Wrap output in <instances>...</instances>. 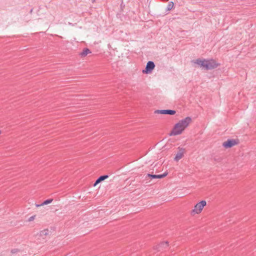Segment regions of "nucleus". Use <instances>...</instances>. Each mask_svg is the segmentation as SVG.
Wrapping results in <instances>:
<instances>
[{"instance_id": "f257e3e1", "label": "nucleus", "mask_w": 256, "mask_h": 256, "mask_svg": "<svg viewBox=\"0 0 256 256\" xmlns=\"http://www.w3.org/2000/svg\"><path fill=\"white\" fill-rule=\"evenodd\" d=\"M206 200H202L198 203L196 204L194 208L191 211L190 214L192 215H194V214H198L201 212L202 210L204 207L206 206Z\"/></svg>"}, {"instance_id": "20e7f679", "label": "nucleus", "mask_w": 256, "mask_h": 256, "mask_svg": "<svg viewBox=\"0 0 256 256\" xmlns=\"http://www.w3.org/2000/svg\"><path fill=\"white\" fill-rule=\"evenodd\" d=\"M192 122V118L190 116H187L185 118L180 120L178 123L180 124L181 126H182V128L185 130V128L188 126Z\"/></svg>"}, {"instance_id": "aec40b11", "label": "nucleus", "mask_w": 256, "mask_h": 256, "mask_svg": "<svg viewBox=\"0 0 256 256\" xmlns=\"http://www.w3.org/2000/svg\"><path fill=\"white\" fill-rule=\"evenodd\" d=\"M32 10H30V13H32Z\"/></svg>"}, {"instance_id": "0eeeda50", "label": "nucleus", "mask_w": 256, "mask_h": 256, "mask_svg": "<svg viewBox=\"0 0 256 256\" xmlns=\"http://www.w3.org/2000/svg\"><path fill=\"white\" fill-rule=\"evenodd\" d=\"M178 152L176 155L175 158H174V160L176 162H178L180 160L183 156L185 152V149L179 147Z\"/></svg>"}, {"instance_id": "f03ea898", "label": "nucleus", "mask_w": 256, "mask_h": 256, "mask_svg": "<svg viewBox=\"0 0 256 256\" xmlns=\"http://www.w3.org/2000/svg\"><path fill=\"white\" fill-rule=\"evenodd\" d=\"M218 64L216 62V61L212 59L209 60H204V68L207 70H212L216 68Z\"/></svg>"}, {"instance_id": "f3484780", "label": "nucleus", "mask_w": 256, "mask_h": 256, "mask_svg": "<svg viewBox=\"0 0 256 256\" xmlns=\"http://www.w3.org/2000/svg\"><path fill=\"white\" fill-rule=\"evenodd\" d=\"M35 217H36L35 216H30V218H28V221L31 222V221L34 220L35 218Z\"/></svg>"}, {"instance_id": "6ab92c4d", "label": "nucleus", "mask_w": 256, "mask_h": 256, "mask_svg": "<svg viewBox=\"0 0 256 256\" xmlns=\"http://www.w3.org/2000/svg\"><path fill=\"white\" fill-rule=\"evenodd\" d=\"M214 160H217V161H220L221 160V158H214Z\"/></svg>"}, {"instance_id": "4468645a", "label": "nucleus", "mask_w": 256, "mask_h": 256, "mask_svg": "<svg viewBox=\"0 0 256 256\" xmlns=\"http://www.w3.org/2000/svg\"><path fill=\"white\" fill-rule=\"evenodd\" d=\"M195 64H196L198 65H200L201 66L204 67V60H201L200 59H197L196 60V61L194 62Z\"/></svg>"}, {"instance_id": "423d86ee", "label": "nucleus", "mask_w": 256, "mask_h": 256, "mask_svg": "<svg viewBox=\"0 0 256 256\" xmlns=\"http://www.w3.org/2000/svg\"><path fill=\"white\" fill-rule=\"evenodd\" d=\"M238 144V140L234 139L228 140L222 144L223 146L226 148H230Z\"/></svg>"}, {"instance_id": "39448f33", "label": "nucleus", "mask_w": 256, "mask_h": 256, "mask_svg": "<svg viewBox=\"0 0 256 256\" xmlns=\"http://www.w3.org/2000/svg\"><path fill=\"white\" fill-rule=\"evenodd\" d=\"M154 67L155 64L154 62L152 61H148L146 64L145 70H142V72L144 74H150Z\"/></svg>"}, {"instance_id": "f8f14e48", "label": "nucleus", "mask_w": 256, "mask_h": 256, "mask_svg": "<svg viewBox=\"0 0 256 256\" xmlns=\"http://www.w3.org/2000/svg\"><path fill=\"white\" fill-rule=\"evenodd\" d=\"M90 50L88 48H84L82 51L80 53V56L81 57H84L88 55V54H90Z\"/></svg>"}, {"instance_id": "dca6fc26", "label": "nucleus", "mask_w": 256, "mask_h": 256, "mask_svg": "<svg viewBox=\"0 0 256 256\" xmlns=\"http://www.w3.org/2000/svg\"><path fill=\"white\" fill-rule=\"evenodd\" d=\"M48 230H44L40 232V235L41 236H46L48 234Z\"/></svg>"}, {"instance_id": "a211bd4d", "label": "nucleus", "mask_w": 256, "mask_h": 256, "mask_svg": "<svg viewBox=\"0 0 256 256\" xmlns=\"http://www.w3.org/2000/svg\"><path fill=\"white\" fill-rule=\"evenodd\" d=\"M16 252V250H15V249L12 250V253H15Z\"/></svg>"}, {"instance_id": "2eb2a0df", "label": "nucleus", "mask_w": 256, "mask_h": 256, "mask_svg": "<svg viewBox=\"0 0 256 256\" xmlns=\"http://www.w3.org/2000/svg\"><path fill=\"white\" fill-rule=\"evenodd\" d=\"M174 4L173 2H169L167 6V7H166V10L167 11L170 10L174 8Z\"/></svg>"}, {"instance_id": "9d476101", "label": "nucleus", "mask_w": 256, "mask_h": 256, "mask_svg": "<svg viewBox=\"0 0 256 256\" xmlns=\"http://www.w3.org/2000/svg\"><path fill=\"white\" fill-rule=\"evenodd\" d=\"M168 246V242H164L160 243L158 246H156V249H158V251H160L163 250V249L166 248Z\"/></svg>"}, {"instance_id": "7ed1b4c3", "label": "nucleus", "mask_w": 256, "mask_h": 256, "mask_svg": "<svg viewBox=\"0 0 256 256\" xmlns=\"http://www.w3.org/2000/svg\"><path fill=\"white\" fill-rule=\"evenodd\" d=\"M184 130L181 126L180 124L178 122L176 123L172 130L170 134V136H176L181 134Z\"/></svg>"}, {"instance_id": "ddd939ff", "label": "nucleus", "mask_w": 256, "mask_h": 256, "mask_svg": "<svg viewBox=\"0 0 256 256\" xmlns=\"http://www.w3.org/2000/svg\"><path fill=\"white\" fill-rule=\"evenodd\" d=\"M52 200H53L52 199H48V200H44L41 204H36V207H39V206H42L44 205L48 204L51 203L52 202Z\"/></svg>"}, {"instance_id": "6e6552de", "label": "nucleus", "mask_w": 256, "mask_h": 256, "mask_svg": "<svg viewBox=\"0 0 256 256\" xmlns=\"http://www.w3.org/2000/svg\"><path fill=\"white\" fill-rule=\"evenodd\" d=\"M176 111L174 110H156L155 111V113L159 114H170V115H174L176 114Z\"/></svg>"}, {"instance_id": "1a4fd4ad", "label": "nucleus", "mask_w": 256, "mask_h": 256, "mask_svg": "<svg viewBox=\"0 0 256 256\" xmlns=\"http://www.w3.org/2000/svg\"><path fill=\"white\" fill-rule=\"evenodd\" d=\"M167 174H168L167 172H165L162 174H147L146 178L147 177H149L150 178H162L165 177L166 176Z\"/></svg>"}, {"instance_id": "9b49d317", "label": "nucleus", "mask_w": 256, "mask_h": 256, "mask_svg": "<svg viewBox=\"0 0 256 256\" xmlns=\"http://www.w3.org/2000/svg\"><path fill=\"white\" fill-rule=\"evenodd\" d=\"M108 177V175H103L100 176L95 182L94 186H96V184H98L100 182L104 180L106 178H107Z\"/></svg>"}]
</instances>
